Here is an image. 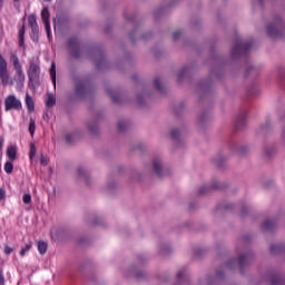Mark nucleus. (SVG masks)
<instances>
[{"mask_svg":"<svg viewBox=\"0 0 285 285\" xmlns=\"http://www.w3.org/2000/svg\"><path fill=\"white\" fill-rule=\"evenodd\" d=\"M266 35L271 39H284L285 37V23L284 18L277 14L268 22L266 27Z\"/></svg>","mask_w":285,"mask_h":285,"instance_id":"nucleus-1","label":"nucleus"},{"mask_svg":"<svg viewBox=\"0 0 285 285\" xmlns=\"http://www.w3.org/2000/svg\"><path fill=\"white\" fill-rule=\"evenodd\" d=\"M255 262V255L253 253L240 254L238 259L232 258L226 263L227 268H235L239 266L240 274L244 275V271L248 268Z\"/></svg>","mask_w":285,"mask_h":285,"instance_id":"nucleus-2","label":"nucleus"},{"mask_svg":"<svg viewBox=\"0 0 285 285\" xmlns=\"http://www.w3.org/2000/svg\"><path fill=\"white\" fill-rule=\"evenodd\" d=\"M9 59L14 70L13 81H16L18 86H23V83H26V73L23 72V67L21 66V62L19 61V56L11 52Z\"/></svg>","mask_w":285,"mask_h":285,"instance_id":"nucleus-3","label":"nucleus"},{"mask_svg":"<svg viewBox=\"0 0 285 285\" xmlns=\"http://www.w3.org/2000/svg\"><path fill=\"white\" fill-rule=\"evenodd\" d=\"M87 55L89 59H91L96 63L97 70H108L110 68L108 62L106 61V57L104 56V51L99 48H91L87 50Z\"/></svg>","mask_w":285,"mask_h":285,"instance_id":"nucleus-4","label":"nucleus"},{"mask_svg":"<svg viewBox=\"0 0 285 285\" xmlns=\"http://www.w3.org/2000/svg\"><path fill=\"white\" fill-rule=\"evenodd\" d=\"M255 41L249 40L247 42L242 41V38H236L232 48V59H239L242 55H246L254 46Z\"/></svg>","mask_w":285,"mask_h":285,"instance_id":"nucleus-5","label":"nucleus"},{"mask_svg":"<svg viewBox=\"0 0 285 285\" xmlns=\"http://www.w3.org/2000/svg\"><path fill=\"white\" fill-rule=\"evenodd\" d=\"M27 75L29 79V88H38V86H41V67H39V65L31 62Z\"/></svg>","mask_w":285,"mask_h":285,"instance_id":"nucleus-6","label":"nucleus"},{"mask_svg":"<svg viewBox=\"0 0 285 285\" xmlns=\"http://www.w3.org/2000/svg\"><path fill=\"white\" fill-rule=\"evenodd\" d=\"M228 188V184L226 183H219L218 180H213L212 186L210 185H204L198 189V195L200 197H204V195H208L209 193H213V190H226Z\"/></svg>","mask_w":285,"mask_h":285,"instance_id":"nucleus-7","label":"nucleus"},{"mask_svg":"<svg viewBox=\"0 0 285 285\" xmlns=\"http://www.w3.org/2000/svg\"><path fill=\"white\" fill-rule=\"evenodd\" d=\"M0 81L2 86H12V80H10V73H8V61H6V58L0 55Z\"/></svg>","mask_w":285,"mask_h":285,"instance_id":"nucleus-8","label":"nucleus"},{"mask_svg":"<svg viewBox=\"0 0 285 285\" xmlns=\"http://www.w3.org/2000/svg\"><path fill=\"white\" fill-rule=\"evenodd\" d=\"M21 100L17 99L14 95H10L4 99V110H21Z\"/></svg>","mask_w":285,"mask_h":285,"instance_id":"nucleus-9","label":"nucleus"},{"mask_svg":"<svg viewBox=\"0 0 285 285\" xmlns=\"http://www.w3.org/2000/svg\"><path fill=\"white\" fill-rule=\"evenodd\" d=\"M92 88L90 87V82L86 80H80L78 85L76 86V96L78 99H83Z\"/></svg>","mask_w":285,"mask_h":285,"instance_id":"nucleus-10","label":"nucleus"},{"mask_svg":"<svg viewBox=\"0 0 285 285\" xmlns=\"http://www.w3.org/2000/svg\"><path fill=\"white\" fill-rule=\"evenodd\" d=\"M271 132H273V127L271 126V121H266L256 129V137H268Z\"/></svg>","mask_w":285,"mask_h":285,"instance_id":"nucleus-11","label":"nucleus"},{"mask_svg":"<svg viewBox=\"0 0 285 285\" xmlns=\"http://www.w3.org/2000/svg\"><path fill=\"white\" fill-rule=\"evenodd\" d=\"M153 170H154L155 175H157L159 177V179H161V177H164V161L161 160V158H154Z\"/></svg>","mask_w":285,"mask_h":285,"instance_id":"nucleus-12","label":"nucleus"},{"mask_svg":"<svg viewBox=\"0 0 285 285\" xmlns=\"http://www.w3.org/2000/svg\"><path fill=\"white\" fill-rule=\"evenodd\" d=\"M212 161L215 166H217V168L224 169L226 168L228 158L224 156V154L219 153L212 159Z\"/></svg>","mask_w":285,"mask_h":285,"instance_id":"nucleus-13","label":"nucleus"},{"mask_svg":"<svg viewBox=\"0 0 285 285\" xmlns=\"http://www.w3.org/2000/svg\"><path fill=\"white\" fill-rule=\"evenodd\" d=\"M81 52H83V47L79 42V39L73 37V39H72V58L79 59V57H81Z\"/></svg>","mask_w":285,"mask_h":285,"instance_id":"nucleus-14","label":"nucleus"},{"mask_svg":"<svg viewBox=\"0 0 285 285\" xmlns=\"http://www.w3.org/2000/svg\"><path fill=\"white\" fill-rule=\"evenodd\" d=\"M262 230L264 233H273L275 228H277V220L275 219H266L262 225H261Z\"/></svg>","mask_w":285,"mask_h":285,"instance_id":"nucleus-15","label":"nucleus"},{"mask_svg":"<svg viewBox=\"0 0 285 285\" xmlns=\"http://www.w3.org/2000/svg\"><path fill=\"white\" fill-rule=\"evenodd\" d=\"M245 127H246V112L242 111V114L236 118L235 130H244Z\"/></svg>","mask_w":285,"mask_h":285,"instance_id":"nucleus-16","label":"nucleus"},{"mask_svg":"<svg viewBox=\"0 0 285 285\" xmlns=\"http://www.w3.org/2000/svg\"><path fill=\"white\" fill-rule=\"evenodd\" d=\"M57 23L60 28L66 29L70 26V18L66 13H60L57 16Z\"/></svg>","mask_w":285,"mask_h":285,"instance_id":"nucleus-17","label":"nucleus"},{"mask_svg":"<svg viewBox=\"0 0 285 285\" xmlns=\"http://www.w3.org/2000/svg\"><path fill=\"white\" fill-rule=\"evenodd\" d=\"M212 86H213V82L208 80H203L198 83V90L199 92H203L204 96L206 97V95H209Z\"/></svg>","mask_w":285,"mask_h":285,"instance_id":"nucleus-18","label":"nucleus"},{"mask_svg":"<svg viewBox=\"0 0 285 285\" xmlns=\"http://www.w3.org/2000/svg\"><path fill=\"white\" fill-rule=\"evenodd\" d=\"M125 19H126V21H128V23H131V24L134 26V28H135L134 31H131V32L129 33V39H130V41L135 43V33H136L137 30H138V26H137L136 22H135V16L125 14Z\"/></svg>","mask_w":285,"mask_h":285,"instance_id":"nucleus-19","label":"nucleus"},{"mask_svg":"<svg viewBox=\"0 0 285 285\" xmlns=\"http://www.w3.org/2000/svg\"><path fill=\"white\" fill-rule=\"evenodd\" d=\"M79 179H82L85 184H90V174L83 167H78L77 169Z\"/></svg>","mask_w":285,"mask_h":285,"instance_id":"nucleus-20","label":"nucleus"},{"mask_svg":"<svg viewBox=\"0 0 285 285\" xmlns=\"http://www.w3.org/2000/svg\"><path fill=\"white\" fill-rule=\"evenodd\" d=\"M259 72H262V69L259 67H248L245 71V77H259Z\"/></svg>","mask_w":285,"mask_h":285,"instance_id":"nucleus-21","label":"nucleus"},{"mask_svg":"<svg viewBox=\"0 0 285 285\" xmlns=\"http://www.w3.org/2000/svg\"><path fill=\"white\" fill-rule=\"evenodd\" d=\"M284 250H285V246L282 243L281 244H276V245H272L269 247V253L272 255H279V253H284Z\"/></svg>","mask_w":285,"mask_h":285,"instance_id":"nucleus-22","label":"nucleus"},{"mask_svg":"<svg viewBox=\"0 0 285 285\" xmlns=\"http://www.w3.org/2000/svg\"><path fill=\"white\" fill-rule=\"evenodd\" d=\"M198 121H199V125L202 126V128H204V126H208V124H210V114L203 112L199 116Z\"/></svg>","mask_w":285,"mask_h":285,"instance_id":"nucleus-23","label":"nucleus"},{"mask_svg":"<svg viewBox=\"0 0 285 285\" xmlns=\"http://www.w3.org/2000/svg\"><path fill=\"white\" fill-rule=\"evenodd\" d=\"M57 237L58 239H68V237H70V229L66 227L59 228L57 232Z\"/></svg>","mask_w":285,"mask_h":285,"instance_id":"nucleus-24","label":"nucleus"},{"mask_svg":"<svg viewBox=\"0 0 285 285\" xmlns=\"http://www.w3.org/2000/svg\"><path fill=\"white\" fill-rule=\"evenodd\" d=\"M56 104H57V98L53 96V94L47 92L46 107L55 108Z\"/></svg>","mask_w":285,"mask_h":285,"instance_id":"nucleus-25","label":"nucleus"},{"mask_svg":"<svg viewBox=\"0 0 285 285\" xmlns=\"http://www.w3.org/2000/svg\"><path fill=\"white\" fill-rule=\"evenodd\" d=\"M232 149H233V150H236V153H237L240 157H244L245 155L248 154V147H246V146L239 147V145L234 144L233 147H232Z\"/></svg>","mask_w":285,"mask_h":285,"instance_id":"nucleus-26","label":"nucleus"},{"mask_svg":"<svg viewBox=\"0 0 285 285\" xmlns=\"http://www.w3.org/2000/svg\"><path fill=\"white\" fill-rule=\"evenodd\" d=\"M26 106L28 112H35V100H32V97L29 94L26 95Z\"/></svg>","mask_w":285,"mask_h":285,"instance_id":"nucleus-27","label":"nucleus"},{"mask_svg":"<svg viewBox=\"0 0 285 285\" xmlns=\"http://www.w3.org/2000/svg\"><path fill=\"white\" fill-rule=\"evenodd\" d=\"M41 19H42V23H50V10L48 9V7H43L41 10Z\"/></svg>","mask_w":285,"mask_h":285,"instance_id":"nucleus-28","label":"nucleus"},{"mask_svg":"<svg viewBox=\"0 0 285 285\" xmlns=\"http://www.w3.org/2000/svg\"><path fill=\"white\" fill-rule=\"evenodd\" d=\"M18 37H19V47H20V48H24V46H26V42H24L26 27H24V26H22V27L19 29Z\"/></svg>","mask_w":285,"mask_h":285,"instance_id":"nucleus-29","label":"nucleus"},{"mask_svg":"<svg viewBox=\"0 0 285 285\" xmlns=\"http://www.w3.org/2000/svg\"><path fill=\"white\" fill-rule=\"evenodd\" d=\"M223 76H224V69H222V67H218L217 69H214L209 73L210 79H222Z\"/></svg>","mask_w":285,"mask_h":285,"instance_id":"nucleus-30","label":"nucleus"},{"mask_svg":"<svg viewBox=\"0 0 285 285\" xmlns=\"http://www.w3.org/2000/svg\"><path fill=\"white\" fill-rule=\"evenodd\" d=\"M7 157L10 159V161H14V159H17V147L14 146L8 147Z\"/></svg>","mask_w":285,"mask_h":285,"instance_id":"nucleus-31","label":"nucleus"},{"mask_svg":"<svg viewBox=\"0 0 285 285\" xmlns=\"http://www.w3.org/2000/svg\"><path fill=\"white\" fill-rule=\"evenodd\" d=\"M190 72V67H183L180 71L177 73V81L178 83H181L184 77Z\"/></svg>","mask_w":285,"mask_h":285,"instance_id":"nucleus-32","label":"nucleus"},{"mask_svg":"<svg viewBox=\"0 0 285 285\" xmlns=\"http://www.w3.org/2000/svg\"><path fill=\"white\" fill-rule=\"evenodd\" d=\"M129 128H130V122L128 120H119L118 121L119 132H126Z\"/></svg>","mask_w":285,"mask_h":285,"instance_id":"nucleus-33","label":"nucleus"},{"mask_svg":"<svg viewBox=\"0 0 285 285\" xmlns=\"http://www.w3.org/2000/svg\"><path fill=\"white\" fill-rule=\"evenodd\" d=\"M276 155L275 147H265L264 148V157L266 159H273V157Z\"/></svg>","mask_w":285,"mask_h":285,"instance_id":"nucleus-34","label":"nucleus"},{"mask_svg":"<svg viewBox=\"0 0 285 285\" xmlns=\"http://www.w3.org/2000/svg\"><path fill=\"white\" fill-rule=\"evenodd\" d=\"M49 72L53 86H57V66L55 65V62L51 63Z\"/></svg>","mask_w":285,"mask_h":285,"instance_id":"nucleus-35","label":"nucleus"},{"mask_svg":"<svg viewBox=\"0 0 285 285\" xmlns=\"http://www.w3.org/2000/svg\"><path fill=\"white\" fill-rule=\"evenodd\" d=\"M176 277H177V282L179 284H184V282H188V276L186 275V269H181L180 272H178Z\"/></svg>","mask_w":285,"mask_h":285,"instance_id":"nucleus-36","label":"nucleus"},{"mask_svg":"<svg viewBox=\"0 0 285 285\" xmlns=\"http://www.w3.org/2000/svg\"><path fill=\"white\" fill-rule=\"evenodd\" d=\"M38 250H39L40 255H46V253H48V243H46L43 240H39L38 242Z\"/></svg>","mask_w":285,"mask_h":285,"instance_id":"nucleus-37","label":"nucleus"},{"mask_svg":"<svg viewBox=\"0 0 285 285\" xmlns=\"http://www.w3.org/2000/svg\"><path fill=\"white\" fill-rule=\"evenodd\" d=\"M31 28V39L32 41L38 42L39 41V24H36L35 27Z\"/></svg>","mask_w":285,"mask_h":285,"instance_id":"nucleus-38","label":"nucleus"},{"mask_svg":"<svg viewBox=\"0 0 285 285\" xmlns=\"http://www.w3.org/2000/svg\"><path fill=\"white\" fill-rule=\"evenodd\" d=\"M106 92L112 99L114 104H121V101L119 100V96H117L115 91L110 89V87L106 88Z\"/></svg>","mask_w":285,"mask_h":285,"instance_id":"nucleus-39","label":"nucleus"},{"mask_svg":"<svg viewBox=\"0 0 285 285\" xmlns=\"http://www.w3.org/2000/svg\"><path fill=\"white\" fill-rule=\"evenodd\" d=\"M88 128L91 135H99V126L97 125V121L89 122Z\"/></svg>","mask_w":285,"mask_h":285,"instance_id":"nucleus-40","label":"nucleus"},{"mask_svg":"<svg viewBox=\"0 0 285 285\" xmlns=\"http://www.w3.org/2000/svg\"><path fill=\"white\" fill-rule=\"evenodd\" d=\"M154 86L156 90H158V92H160L161 95L166 92V87L161 86V81L159 80V78L154 79Z\"/></svg>","mask_w":285,"mask_h":285,"instance_id":"nucleus-41","label":"nucleus"},{"mask_svg":"<svg viewBox=\"0 0 285 285\" xmlns=\"http://www.w3.org/2000/svg\"><path fill=\"white\" fill-rule=\"evenodd\" d=\"M170 137L174 141H179V129L173 128L170 130Z\"/></svg>","mask_w":285,"mask_h":285,"instance_id":"nucleus-42","label":"nucleus"},{"mask_svg":"<svg viewBox=\"0 0 285 285\" xmlns=\"http://www.w3.org/2000/svg\"><path fill=\"white\" fill-rule=\"evenodd\" d=\"M12 170H14V165H12V163L7 161L4 164V171L7 173V175H12Z\"/></svg>","mask_w":285,"mask_h":285,"instance_id":"nucleus-43","label":"nucleus"},{"mask_svg":"<svg viewBox=\"0 0 285 285\" xmlns=\"http://www.w3.org/2000/svg\"><path fill=\"white\" fill-rule=\"evenodd\" d=\"M37 128V125L35 122V119H30V122H29V132L31 135V137H35V130Z\"/></svg>","mask_w":285,"mask_h":285,"instance_id":"nucleus-44","label":"nucleus"},{"mask_svg":"<svg viewBox=\"0 0 285 285\" xmlns=\"http://www.w3.org/2000/svg\"><path fill=\"white\" fill-rule=\"evenodd\" d=\"M28 23H29L30 28H32L35 26H38L37 24V16L36 14H30L28 17Z\"/></svg>","mask_w":285,"mask_h":285,"instance_id":"nucleus-45","label":"nucleus"},{"mask_svg":"<svg viewBox=\"0 0 285 285\" xmlns=\"http://www.w3.org/2000/svg\"><path fill=\"white\" fill-rule=\"evenodd\" d=\"M282 284H283V281L282 278H279V276L277 275L272 276L271 285H282Z\"/></svg>","mask_w":285,"mask_h":285,"instance_id":"nucleus-46","label":"nucleus"},{"mask_svg":"<svg viewBox=\"0 0 285 285\" xmlns=\"http://www.w3.org/2000/svg\"><path fill=\"white\" fill-rule=\"evenodd\" d=\"M37 155V147L35 146V142L30 144V151H29V157L32 159Z\"/></svg>","mask_w":285,"mask_h":285,"instance_id":"nucleus-47","label":"nucleus"},{"mask_svg":"<svg viewBox=\"0 0 285 285\" xmlns=\"http://www.w3.org/2000/svg\"><path fill=\"white\" fill-rule=\"evenodd\" d=\"M30 248H32V243L26 244V246L20 250L21 257H23L26 255V253H28V250H30Z\"/></svg>","mask_w":285,"mask_h":285,"instance_id":"nucleus-48","label":"nucleus"},{"mask_svg":"<svg viewBox=\"0 0 285 285\" xmlns=\"http://www.w3.org/2000/svg\"><path fill=\"white\" fill-rule=\"evenodd\" d=\"M160 255H170V246L164 245V246L160 248Z\"/></svg>","mask_w":285,"mask_h":285,"instance_id":"nucleus-49","label":"nucleus"},{"mask_svg":"<svg viewBox=\"0 0 285 285\" xmlns=\"http://www.w3.org/2000/svg\"><path fill=\"white\" fill-rule=\"evenodd\" d=\"M23 204H32V196L30 194H24L22 197Z\"/></svg>","mask_w":285,"mask_h":285,"instance_id":"nucleus-50","label":"nucleus"},{"mask_svg":"<svg viewBox=\"0 0 285 285\" xmlns=\"http://www.w3.org/2000/svg\"><path fill=\"white\" fill-rule=\"evenodd\" d=\"M137 282H141V279H146V272H138L135 275Z\"/></svg>","mask_w":285,"mask_h":285,"instance_id":"nucleus-51","label":"nucleus"},{"mask_svg":"<svg viewBox=\"0 0 285 285\" xmlns=\"http://www.w3.org/2000/svg\"><path fill=\"white\" fill-rule=\"evenodd\" d=\"M66 48L69 55H72V38H69L66 43Z\"/></svg>","mask_w":285,"mask_h":285,"instance_id":"nucleus-52","label":"nucleus"},{"mask_svg":"<svg viewBox=\"0 0 285 285\" xmlns=\"http://www.w3.org/2000/svg\"><path fill=\"white\" fill-rule=\"evenodd\" d=\"M179 39H181V30L174 31L173 40L174 41H179Z\"/></svg>","mask_w":285,"mask_h":285,"instance_id":"nucleus-53","label":"nucleus"},{"mask_svg":"<svg viewBox=\"0 0 285 285\" xmlns=\"http://www.w3.org/2000/svg\"><path fill=\"white\" fill-rule=\"evenodd\" d=\"M185 105L184 104H179L178 106L175 107L174 111L176 115H181V110H184Z\"/></svg>","mask_w":285,"mask_h":285,"instance_id":"nucleus-54","label":"nucleus"},{"mask_svg":"<svg viewBox=\"0 0 285 285\" xmlns=\"http://www.w3.org/2000/svg\"><path fill=\"white\" fill-rule=\"evenodd\" d=\"M45 30L47 32V37L49 39V41L52 39V33H50V22L49 23H45Z\"/></svg>","mask_w":285,"mask_h":285,"instance_id":"nucleus-55","label":"nucleus"},{"mask_svg":"<svg viewBox=\"0 0 285 285\" xmlns=\"http://www.w3.org/2000/svg\"><path fill=\"white\" fill-rule=\"evenodd\" d=\"M94 224H95V226H104V218H101V217H96V218L94 219Z\"/></svg>","mask_w":285,"mask_h":285,"instance_id":"nucleus-56","label":"nucleus"},{"mask_svg":"<svg viewBox=\"0 0 285 285\" xmlns=\"http://www.w3.org/2000/svg\"><path fill=\"white\" fill-rule=\"evenodd\" d=\"M160 14H164V8H159L154 12V19H159Z\"/></svg>","mask_w":285,"mask_h":285,"instance_id":"nucleus-57","label":"nucleus"},{"mask_svg":"<svg viewBox=\"0 0 285 285\" xmlns=\"http://www.w3.org/2000/svg\"><path fill=\"white\" fill-rule=\"evenodd\" d=\"M246 215H248V207L246 205H244L242 208H240V216L242 217H246Z\"/></svg>","mask_w":285,"mask_h":285,"instance_id":"nucleus-58","label":"nucleus"},{"mask_svg":"<svg viewBox=\"0 0 285 285\" xmlns=\"http://www.w3.org/2000/svg\"><path fill=\"white\" fill-rule=\"evenodd\" d=\"M0 202H6V188H0Z\"/></svg>","mask_w":285,"mask_h":285,"instance_id":"nucleus-59","label":"nucleus"},{"mask_svg":"<svg viewBox=\"0 0 285 285\" xmlns=\"http://www.w3.org/2000/svg\"><path fill=\"white\" fill-rule=\"evenodd\" d=\"M137 101H138V106H140V107L146 106V102L144 101V98L139 94L137 95Z\"/></svg>","mask_w":285,"mask_h":285,"instance_id":"nucleus-60","label":"nucleus"},{"mask_svg":"<svg viewBox=\"0 0 285 285\" xmlns=\"http://www.w3.org/2000/svg\"><path fill=\"white\" fill-rule=\"evenodd\" d=\"M14 252V249L8 245L4 246V254L6 255H12V253Z\"/></svg>","mask_w":285,"mask_h":285,"instance_id":"nucleus-61","label":"nucleus"},{"mask_svg":"<svg viewBox=\"0 0 285 285\" xmlns=\"http://www.w3.org/2000/svg\"><path fill=\"white\" fill-rule=\"evenodd\" d=\"M65 142L66 144H72V134H67L65 136Z\"/></svg>","mask_w":285,"mask_h":285,"instance_id":"nucleus-62","label":"nucleus"},{"mask_svg":"<svg viewBox=\"0 0 285 285\" xmlns=\"http://www.w3.org/2000/svg\"><path fill=\"white\" fill-rule=\"evenodd\" d=\"M40 164H41V166H48V158H46V156L41 155Z\"/></svg>","mask_w":285,"mask_h":285,"instance_id":"nucleus-63","label":"nucleus"},{"mask_svg":"<svg viewBox=\"0 0 285 285\" xmlns=\"http://www.w3.org/2000/svg\"><path fill=\"white\" fill-rule=\"evenodd\" d=\"M220 208H223V210H233V208H235V205H233V204H226V205H224V206L220 207Z\"/></svg>","mask_w":285,"mask_h":285,"instance_id":"nucleus-64","label":"nucleus"}]
</instances>
